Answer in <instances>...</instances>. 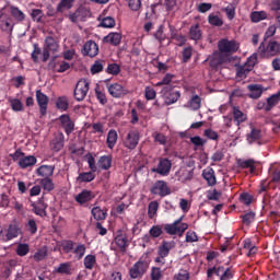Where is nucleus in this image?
Masks as SVG:
<instances>
[{
    "mask_svg": "<svg viewBox=\"0 0 280 280\" xmlns=\"http://www.w3.org/2000/svg\"><path fill=\"white\" fill-rule=\"evenodd\" d=\"M61 248L66 255L72 253L77 259H82L86 255V245L82 243H75L71 240L63 241L61 243Z\"/></svg>",
    "mask_w": 280,
    "mask_h": 280,
    "instance_id": "f257e3e1",
    "label": "nucleus"
},
{
    "mask_svg": "<svg viewBox=\"0 0 280 280\" xmlns=\"http://www.w3.org/2000/svg\"><path fill=\"white\" fill-rule=\"evenodd\" d=\"M176 248V242L174 241H163L162 244L158 248V255L154 259L155 264L160 266H165V257H170V250Z\"/></svg>",
    "mask_w": 280,
    "mask_h": 280,
    "instance_id": "f03ea898",
    "label": "nucleus"
},
{
    "mask_svg": "<svg viewBox=\"0 0 280 280\" xmlns=\"http://www.w3.org/2000/svg\"><path fill=\"white\" fill-rule=\"evenodd\" d=\"M189 229V224L183 223V218H179L175 220L171 224L164 225V231L168 235H178L179 237H183V234Z\"/></svg>",
    "mask_w": 280,
    "mask_h": 280,
    "instance_id": "7ed1b4c3",
    "label": "nucleus"
},
{
    "mask_svg": "<svg viewBox=\"0 0 280 280\" xmlns=\"http://www.w3.org/2000/svg\"><path fill=\"white\" fill-rule=\"evenodd\" d=\"M259 51L260 56L264 58H272L275 56H278L280 52V44L277 40H270L268 45L261 43L259 45Z\"/></svg>",
    "mask_w": 280,
    "mask_h": 280,
    "instance_id": "20e7f679",
    "label": "nucleus"
},
{
    "mask_svg": "<svg viewBox=\"0 0 280 280\" xmlns=\"http://www.w3.org/2000/svg\"><path fill=\"white\" fill-rule=\"evenodd\" d=\"M139 141H141V133L139 130H129L122 140V145L127 148V150H137Z\"/></svg>",
    "mask_w": 280,
    "mask_h": 280,
    "instance_id": "39448f33",
    "label": "nucleus"
},
{
    "mask_svg": "<svg viewBox=\"0 0 280 280\" xmlns=\"http://www.w3.org/2000/svg\"><path fill=\"white\" fill-rule=\"evenodd\" d=\"M161 93L164 96L166 106H172V104H176L180 100V91H174L172 85L163 86Z\"/></svg>",
    "mask_w": 280,
    "mask_h": 280,
    "instance_id": "423d86ee",
    "label": "nucleus"
},
{
    "mask_svg": "<svg viewBox=\"0 0 280 280\" xmlns=\"http://www.w3.org/2000/svg\"><path fill=\"white\" fill-rule=\"evenodd\" d=\"M56 51H58V43L52 36H47L43 47V62H47L50 54H56Z\"/></svg>",
    "mask_w": 280,
    "mask_h": 280,
    "instance_id": "0eeeda50",
    "label": "nucleus"
},
{
    "mask_svg": "<svg viewBox=\"0 0 280 280\" xmlns=\"http://www.w3.org/2000/svg\"><path fill=\"white\" fill-rule=\"evenodd\" d=\"M150 191L153 196H161V198H165V196H170V194H172V190L165 180L155 182Z\"/></svg>",
    "mask_w": 280,
    "mask_h": 280,
    "instance_id": "6e6552de",
    "label": "nucleus"
},
{
    "mask_svg": "<svg viewBox=\"0 0 280 280\" xmlns=\"http://www.w3.org/2000/svg\"><path fill=\"white\" fill-rule=\"evenodd\" d=\"M148 272V262L143 260H138L130 269H129V276L132 279H141L143 275Z\"/></svg>",
    "mask_w": 280,
    "mask_h": 280,
    "instance_id": "1a4fd4ad",
    "label": "nucleus"
},
{
    "mask_svg": "<svg viewBox=\"0 0 280 280\" xmlns=\"http://www.w3.org/2000/svg\"><path fill=\"white\" fill-rule=\"evenodd\" d=\"M154 174H160V176H168L172 172V161L166 158H161L156 168H151Z\"/></svg>",
    "mask_w": 280,
    "mask_h": 280,
    "instance_id": "9d476101",
    "label": "nucleus"
},
{
    "mask_svg": "<svg viewBox=\"0 0 280 280\" xmlns=\"http://www.w3.org/2000/svg\"><path fill=\"white\" fill-rule=\"evenodd\" d=\"M218 47L221 54H235L240 49L237 42L229 39H221Z\"/></svg>",
    "mask_w": 280,
    "mask_h": 280,
    "instance_id": "9b49d317",
    "label": "nucleus"
},
{
    "mask_svg": "<svg viewBox=\"0 0 280 280\" xmlns=\"http://www.w3.org/2000/svg\"><path fill=\"white\" fill-rule=\"evenodd\" d=\"M89 93V83L86 80H80L77 83L73 95L77 102H84L86 94Z\"/></svg>",
    "mask_w": 280,
    "mask_h": 280,
    "instance_id": "f8f14e48",
    "label": "nucleus"
},
{
    "mask_svg": "<svg viewBox=\"0 0 280 280\" xmlns=\"http://www.w3.org/2000/svg\"><path fill=\"white\" fill-rule=\"evenodd\" d=\"M107 91L112 97H115L116 100H119L121 97H125V95H128L129 91L124 85L119 83H112L107 85Z\"/></svg>",
    "mask_w": 280,
    "mask_h": 280,
    "instance_id": "ddd939ff",
    "label": "nucleus"
},
{
    "mask_svg": "<svg viewBox=\"0 0 280 280\" xmlns=\"http://www.w3.org/2000/svg\"><path fill=\"white\" fill-rule=\"evenodd\" d=\"M59 121L61 128L65 130L68 137L73 132V130H75V121L71 119V116H69V114H63L59 116Z\"/></svg>",
    "mask_w": 280,
    "mask_h": 280,
    "instance_id": "4468645a",
    "label": "nucleus"
},
{
    "mask_svg": "<svg viewBox=\"0 0 280 280\" xmlns=\"http://www.w3.org/2000/svg\"><path fill=\"white\" fill-rule=\"evenodd\" d=\"M36 102L39 106V113L42 117L47 115V106H49V97L40 90H36Z\"/></svg>",
    "mask_w": 280,
    "mask_h": 280,
    "instance_id": "2eb2a0df",
    "label": "nucleus"
},
{
    "mask_svg": "<svg viewBox=\"0 0 280 280\" xmlns=\"http://www.w3.org/2000/svg\"><path fill=\"white\" fill-rule=\"evenodd\" d=\"M82 54H83V56H89L90 58H95V56H97V54H100V46H97V43H95L94 40H88L83 45Z\"/></svg>",
    "mask_w": 280,
    "mask_h": 280,
    "instance_id": "dca6fc26",
    "label": "nucleus"
},
{
    "mask_svg": "<svg viewBox=\"0 0 280 280\" xmlns=\"http://www.w3.org/2000/svg\"><path fill=\"white\" fill-rule=\"evenodd\" d=\"M21 233H23L21 231V225H19V223L14 222V223H10L7 230V234H5V242H10L12 240H16V237H19V235H21Z\"/></svg>",
    "mask_w": 280,
    "mask_h": 280,
    "instance_id": "f3484780",
    "label": "nucleus"
},
{
    "mask_svg": "<svg viewBox=\"0 0 280 280\" xmlns=\"http://www.w3.org/2000/svg\"><path fill=\"white\" fill-rule=\"evenodd\" d=\"M31 207L33 208L35 215H39V218H45L47 215V203H45L43 198L36 202H32Z\"/></svg>",
    "mask_w": 280,
    "mask_h": 280,
    "instance_id": "a211bd4d",
    "label": "nucleus"
},
{
    "mask_svg": "<svg viewBox=\"0 0 280 280\" xmlns=\"http://www.w3.org/2000/svg\"><path fill=\"white\" fill-rule=\"evenodd\" d=\"M246 141L248 145H253V143H258V145H261V130L252 127L250 132L246 135Z\"/></svg>",
    "mask_w": 280,
    "mask_h": 280,
    "instance_id": "6ab92c4d",
    "label": "nucleus"
},
{
    "mask_svg": "<svg viewBox=\"0 0 280 280\" xmlns=\"http://www.w3.org/2000/svg\"><path fill=\"white\" fill-rule=\"evenodd\" d=\"M95 198L93 191L84 189L79 195L75 196L74 200L79 205H86V202H91Z\"/></svg>",
    "mask_w": 280,
    "mask_h": 280,
    "instance_id": "aec40b11",
    "label": "nucleus"
},
{
    "mask_svg": "<svg viewBox=\"0 0 280 280\" xmlns=\"http://www.w3.org/2000/svg\"><path fill=\"white\" fill-rule=\"evenodd\" d=\"M202 177L207 180L209 187H213L218 184V179L215 178V171L211 167H207L202 171Z\"/></svg>",
    "mask_w": 280,
    "mask_h": 280,
    "instance_id": "412c9836",
    "label": "nucleus"
},
{
    "mask_svg": "<svg viewBox=\"0 0 280 280\" xmlns=\"http://www.w3.org/2000/svg\"><path fill=\"white\" fill-rule=\"evenodd\" d=\"M38 163V160L34 155H27L24 158H21L18 162L19 167L21 170H27V167H33V165H36Z\"/></svg>",
    "mask_w": 280,
    "mask_h": 280,
    "instance_id": "4be33fe9",
    "label": "nucleus"
},
{
    "mask_svg": "<svg viewBox=\"0 0 280 280\" xmlns=\"http://www.w3.org/2000/svg\"><path fill=\"white\" fill-rule=\"evenodd\" d=\"M65 148V135L58 133L50 142V149L54 152H60Z\"/></svg>",
    "mask_w": 280,
    "mask_h": 280,
    "instance_id": "5701e85b",
    "label": "nucleus"
},
{
    "mask_svg": "<svg viewBox=\"0 0 280 280\" xmlns=\"http://www.w3.org/2000/svg\"><path fill=\"white\" fill-rule=\"evenodd\" d=\"M56 171V166L54 165H42L36 170L37 176H42L43 178H49L54 176V172Z\"/></svg>",
    "mask_w": 280,
    "mask_h": 280,
    "instance_id": "b1692460",
    "label": "nucleus"
},
{
    "mask_svg": "<svg viewBox=\"0 0 280 280\" xmlns=\"http://www.w3.org/2000/svg\"><path fill=\"white\" fill-rule=\"evenodd\" d=\"M114 242L116 246H118L120 253L126 254V250L128 249V236L126 234H118Z\"/></svg>",
    "mask_w": 280,
    "mask_h": 280,
    "instance_id": "393cba45",
    "label": "nucleus"
},
{
    "mask_svg": "<svg viewBox=\"0 0 280 280\" xmlns=\"http://www.w3.org/2000/svg\"><path fill=\"white\" fill-rule=\"evenodd\" d=\"M252 100H259L264 95V88L260 84H250L247 86Z\"/></svg>",
    "mask_w": 280,
    "mask_h": 280,
    "instance_id": "a878e982",
    "label": "nucleus"
},
{
    "mask_svg": "<svg viewBox=\"0 0 280 280\" xmlns=\"http://www.w3.org/2000/svg\"><path fill=\"white\" fill-rule=\"evenodd\" d=\"M12 23V18L5 15L3 18V14L0 16V28L2 32H8L9 34H12V31L14 30V25Z\"/></svg>",
    "mask_w": 280,
    "mask_h": 280,
    "instance_id": "bb28decb",
    "label": "nucleus"
},
{
    "mask_svg": "<svg viewBox=\"0 0 280 280\" xmlns=\"http://www.w3.org/2000/svg\"><path fill=\"white\" fill-rule=\"evenodd\" d=\"M189 38L190 40H198L202 39V30H200V24H192L189 28Z\"/></svg>",
    "mask_w": 280,
    "mask_h": 280,
    "instance_id": "cd10ccee",
    "label": "nucleus"
},
{
    "mask_svg": "<svg viewBox=\"0 0 280 280\" xmlns=\"http://www.w3.org/2000/svg\"><path fill=\"white\" fill-rule=\"evenodd\" d=\"M103 43H108L109 45L117 47V45H120L121 43V35L119 33L112 32L103 38Z\"/></svg>",
    "mask_w": 280,
    "mask_h": 280,
    "instance_id": "c85d7f7f",
    "label": "nucleus"
},
{
    "mask_svg": "<svg viewBox=\"0 0 280 280\" xmlns=\"http://www.w3.org/2000/svg\"><path fill=\"white\" fill-rule=\"evenodd\" d=\"M54 60H56V57L52 58L49 66L51 67V65H54V69H55V71H57V73H65V71H69V69H71V65H69V62L58 61V62L54 63Z\"/></svg>",
    "mask_w": 280,
    "mask_h": 280,
    "instance_id": "c756f323",
    "label": "nucleus"
},
{
    "mask_svg": "<svg viewBox=\"0 0 280 280\" xmlns=\"http://www.w3.org/2000/svg\"><path fill=\"white\" fill-rule=\"evenodd\" d=\"M104 67H106V60L97 59L90 68V72L92 75H97V73H102L104 71Z\"/></svg>",
    "mask_w": 280,
    "mask_h": 280,
    "instance_id": "7c9ffc66",
    "label": "nucleus"
},
{
    "mask_svg": "<svg viewBox=\"0 0 280 280\" xmlns=\"http://www.w3.org/2000/svg\"><path fill=\"white\" fill-rule=\"evenodd\" d=\"M280 102V92H277L276 94H272L267 98V104H266V113H270L279 104Z\"/></svg>",
    "mask_w": 280,
    "mask_h": 280,
    "instance_id": "2f4dec72",
    "label": "nucleus"
},
{
    "mask_svg": "<svg viewBox=\"0 0 280 280\" xmlns=\"http://www.w3.org/2000/svg\"><path fill=\"white\" fill-rule=\"evenodd\" d=\"M118 135H117V130L115 129H110L107 133V139H106V143H107V148L109 150H113L115 148V145H117V139H118Z\"/></svg>",
    "mask_w": 280,
    "mask_h": 280,
    "instance_id": "473e14b6",
    "label": "nucleus"
},
{
    "mask_svg": "<svg viewBox=\"0 0 280 280\" xmlns=\"http://www.w3.org/2000/svg\"><path fill=\"white\" fill-rule=\"evenodd\" d=\"M237 165H238V167H241V170H249L250 174H255V170H256L255 160H253V159H248V160H244V161L240 160L237 162Z\"/></svg>",
    "mask_w": 280,
    "mask_h": 280,
    "instance_id": "72a5a7b5",
    "label": "nucleus"
},
{
    "mask_svg": "<svg viewBox=\"0 0 280 280\" xmlns=\"http://www.w3.org/2000/svg\"><path fill=\"white\" fill-rule=\"evenodd\" d=\"M56 108L58 110H61L62 113H66V110H69V97L59 96L56 101Z\"/></svg>",
    "mask_w": 280,
    "mask_h": 280,
    "instance_id": "f704fd0d",
    "label": "nucleus"
},
{
    "mask_svg": "<svg viewBox=\"0 0 280 280\" xmlns=\"http://www.w3.org/2000/svg\"><path fill=\"white\" fill-rule=\"evenodd\" d=\"M91 213L94 218V220H96L97 222L104 221L106 220V215H108V213L106 211H104L102 208L100 207H94L91 210Z\"/></svg>",
    "mask_w": 280,
    "mask_h": 280,
    "instance_id": "c9c22d12",
    "label": "nucleus"
},
{
    "mask_svg": "<svg viewBox=\"0 0 280 280\" xmlns=\"http://www.w3.org/2000/svg\"><path fill=\"white\" fill-rule=\"evenodd\" d=\"M9 8L11 15L13 16V19H15V21H18L19 23H23V21H25V13H23L21 9L14 5H10Z\"/></svg>",
    "mask_w": 280,
    "mask_h": 280,
    "instance_id": "e433bc0d",
    "label": "nucleus"
},
{
    "mask_svg": "<svg viewBox=\"0 0 280 280\" xmlns=\"http://www.w3.org/2000/svg\"><path fill=\"white\" fill-rule=\"evenodd\" d=\"M92 180H95V174L93 172H83L80 173L77 177V183H92Z\"/></svg>",
    "mask_w": 280,
    "mask_h": 280,
    "instance_id": "4c0bfd02",
    "label": "nucleus"
},
{
    "mask_svg": "<svg viewBox=\"0 0 280 280\" xmlns=\"http://www.w3.org/2000/svg\"><path fill=\"white\" fill-rule=\"evenodd\" d=\"M113 165V156L110 155H103L98 160V166L101 170H110Z\"/></svg>",
    "mask_w": 280,
    "mask_h": 280,
    "instance_id": "58836bf2",
    "label": "nucleus"
},
{
    "mask_svg": "<svg viewBox=\"0 0 280 280\" xmlns=\"http://www.w3.org/2000/svg\"><path fill=\"white\" fill-rule=\"evenodd\" d=\"M233 119L236 124V126H240V124H244L246 121V115L243 114L242 110H240V107L233 108Z\"/></svg>",
    "mask_w": 280,
    "mask_h": 280,
    "instance_id": "ea45409f",
    "label": "nucleus"
},
{
    "mask_svg": "<svg viewBox=\"0 0 280 280\" xmlns=\"http://www.w3.org/2000/svg\"><path fill=\"white\" fill-rule=\"evenodd\" d=\"M39 185L44 191H54L55 189L54 180L49 177H44L40 179Z\"/></svg>",
    "mask_w": 280,
    "mask_h": 280,
    "instance_id": "a19ab883",
    "label": "nucleus"
},
{
    "mask_svg": "<svg viewBox=\"0 0 280 280\" xmlns=\"http://www.w3.org/2000/svg\"><path fill=\"white\" fill-rule=\"evenodd\" d=\"M83 264L86 270H93L95 264H97V258L95 257V255H86L84 257Z\"/></svg>",
    "mask_w": 280,
    "mask_h": 280,
    "instance_id": "79ce46f5",
    "label": "nucleus"
},
{
    "mask_svg": "<svg viewBox=\"0 0 280 280\" xmlns=\"http://www.w3.org/2000/svg\"><path fill=\"white\" fill-rule=\"evenodd\" d=\"M74 0H60L57 5V12H66V10H71L73 8Z\"/></svg>",
    "mask_w": 280,
    "mask_h": 280,
    "instance_id": "37998d69",
    "label": "nucleus"
},
{
    "mask_svg": "<svg viewBox=\"0 0 280 280\" xmlns=\"http://www.w3.org/2000/svg\"><path fill=\"white\" fill-rule=\"evenodd\" d=\"M209 65L211 69H218L223 62V59L220 55L213 54L211 57L208 58Z\"/></svg>",
    "mask_w": 280,
    "mask_h": 280,
    "instance_id": "c03bdc74",
    "label": "nucleus"
},
{
    "mask_svg": "<svg viewBox=\"0 0 280 280\" xmlns=\"http://www.w3.org/2000/svg\"><path fill=\"white\" fill-rule=\"evenodd\" d=\"M250 19L253 23H259V21H265V19H268V13L265 11H254L250 14Z\"/></svg>",
    "mask_w": 280,
    "mask_h": 280,
    "instance_id": "a18cd8bd",
    "label": "nucleus"
},
{
    "mask_svg": "<svg viewBox=\"0 0 280 280\" xmlns=\"http://www.w3.org/2000/svg\"><path fill=\"white\" fill-rule=\"evenodd\" d=\"M58 275H71V262H61L59 267L55 270Z\"/></svg>",
    "mask_w": 280,
    "mask_h": 280,
    "instance_id": "49530a36",
    "label": "nucleus"
},
{
    "mask_svg": "<svg viewBox=\"0 0 280 280\" xmlns=\"http://www.w3.org/2000/svg\"><path fill=\"white\" fill-rule=\"evenodd\" d=\"M224 270H226L224 268V266L209 268L207 270V277H208V279H211V277H213V275H217V277H222Z\"/></svg>",
    "mask_w": 280,
    "mask_h": 280,
    "instance_id": "de8ad7c7",
    "label": "nucleus"
},
{
    "mask_svg": "<svg viewBox=\"0 0 280 280\" xmlns=\"http://www.w3.org/2000/svg\"><path fill=\"white\" fill-rule=\"evenodd\" d=\"M189 106L192 110H200V106H202V98H200L198 94L192 95L189 101Z\"/></svg>",
    "mask_w": 280,
    "mask_h": 280,
    "instance_id": "09e8293b",
    "label": "nucleus"
},
{
    "mask_svg": "<svg viewBox=\"0 0 280 280\" xmlns=\"http://www.w3.org/2000/svg\"><path fill=\"white\" fill-rule=\"evenodd\" d=\"M19 257H25L30 253V245L27 243H20L15 250Z\"/></svg>",
    "mask_w": 280,
    "mask_h": 280,
    "instance_id": "8fccbe9b",
    "label": "nucleus"
},
{
    "mask_svg": "<svg viewBox=\"0 0 280 280\" xmlns=\"http://www.w3.org/2000/svg\"><path fill=\"white\" fill-rule=\"evenodd\" d=\"M242 218V222L243 224H245V226H250V224H253V222H255V212L249 211L246 212L245 214L241 215Z\"/></svg>",
    "mask_w": 280,
    "mask_h": 280,
    "instance_id": "3c124183",
    "label": "nucleus"
},
{
    "mask_svg": "<svg viewBox=\"0 0 280 280\" xmlns=\"http://www.w3.org/2000/svg\"><path fill=\"white\" fill-rule=\"evenodd\" d=\"M190 143L195 145L194 150H198V148H203L207 144V140L200 138V136H195L190 138Z\"/></svg>",
    "mask_w": 280,
    "mask_h": 280,
    "instance_id": "603ef678",
    "label": "nucleus"
},
{
    "mask_svg": "<svg viewBox=\"0 0 280 280\" xmlns=\"http://www.w3.org/2000/svg\"><path fill=\"white\" fill-rule=\"evenodd\" d=\"M149 235H151V237H153V240L161 237L163 235V228H161V225H153L149 230Z\"/></svg>",
    "mask_w": 280,
    "mask_h": 280,
    "instance_id": "864d4df0",
    "label": "nucleus"
},
{
    "mask_svg": "<svg viewBox=\"0 0 280 280\" xmlns=\"http://www.w3.org/2000/svg\"><path fill=\"white\" fill-rule=\"evenodd\" d=\"M156 211H159V202L151 201L148 207V215L150 220H153L154 215H156Z\"/></svg>",
    "mask_w": 280,
    "mask_h": 280,
    "instance_id": "5fc2aeb1",
    "label": "nucleus"
},
{
    "mask_svg": "<svg viewBox=\"0 0 280 280\" xmlns=\"http://www.w3.org/2000/svg\"><path fill=\"white\" fill-rule=\"evenodd\" d=\"M105 71L106 73H109V75H119V73H121V68L117 63H109Z\"/></svg>",
    "mask_w": 280,
    "mask_h": 280,
    "instance_id": "6e6d98bb",
    "label": "nucleus"
},
{
    "mask_svg": "<svg viewBox=\"0 0 280 280\" xmlns=\"http://www.w3.org/2000/svg\"><path fill=\"white\" fill-rule=\"evenodd\" d=\"M208 22L210 25H214V27H222V25H224V21H222L220 16L213 14L208 16Z\"/></svg>",
    "mask_w": 280,
    "mask_h": 280,
    "instance_id": "4d7b16f0",
    "label": "nucleus"
},
{
    "mask_svg": "<svg viewBox=\"0 0 280 280\" xmlns=\"http://www.w3.org/2000/svg\"><path fill=\"white\" fill-rule=\"evenodd\" d=\"M172 40H175L176 45H178V47H183V45H185V43H187V39L185 38V36L183 34H177V33H173L171 35Z\"/></svg>",
    "mask_w": 280,
    "mask_h": 280,
    "instance_id": "13d9d810",
    "label": "nucleus"
},
{
    "mask_svg": "<svg viewBox=\"0 0 280 280\" xmlns=\"http://www.w3.org/2000/svg\"><path fill=\"white\" fill-rule=\"evenodd\" d=\"M25 226L31 235H36V233L38 232V225L36 224V221L34 219H30Z\"/></svg>",
    "mask_w": 280,
    "mask_h": 280,
    "instance_id": "bf43d9fd",
    "label": "nucleus"
},
{
    "mask_svg": "<svg viewBox=\"0 0 280 280\" xmlns=\"http://www.w3.org/2000/svg\"><path fill=\"white\" fill-rule=\"evenodd\" d=\"M258 62V56L257 52H254L253 55H250L245 65L253 71V69H255V65H257Z\"/></svg>",
    "mask_w": 280,
    "mask_h": 280,
    "instance_id": "052dcab7",
    "label": "nucleus"
},
{
    "mask_svg": "<svg viewBox=\"0 0 280 280\" xmlns=\"http://www.w3.org/2000/svg\"><path fill=\"white\" fill-rule=\"evenodd\" d=\"M11 108L15 113H21L23 110V103L19 98L10 100Z\"/></svg>",
    "mask_w": 280,
    "mask_h": 280,
    "instance_id": "680f3d73",
    "label": "nucleus"
},
{
    "mask_svg": "<svg viewBox=\"0 0 280 280\" xmlns=\"http://www.w3.org/2000/svg\"><path fill=\"white\" fill-rule=\"evenodd\" d=\"M190 277L189 271L187 269H179L177 273L174 275L173 280H188Z\"/></svg>",
    "mask_w": 280,
    "mask_h": 280,
    "instance_id": "e2e57ef3",
    "label": "nucleus"
},
{
    "mask_svg": "<svg viewBox=\"0 0 280 280\" xmlns=\"http://www.w3.org/2000/svg\"><path fill=\"white\" fill-rule=\"evenodd\" d=\"M101 27L113 28L115 27V20L112 16H106L101 21Z\"/></svg>",
    "mask_w": 280,
    "mask_h": 280,
    "instance_id": "0e129e2a",
    "label": "nucleus"
},
{
    "mask_svg": "<svg viewBox=\"0 0 280 280\" xmlns=\"http://www.w3.org/2000/svg\"><path fill=\"white\" fill-rule=\"evenodd\" d=\"M34 261H43L47 257V249L40 248L33 256Z\"/></svg>",
    "mask_w": 280,
    "mask_h": 280,
    "instance_id": "69168bd1",
    "label": "nucleus"
},
{
    "mask_svg": "<svg viewBox=\"0 0 280 280\" xmlns=\"http://www.w3.org/2000/svg\"><path fill=\"white\" fill-rule=\"evenodd\" d=\"M252 71L246 65L240 66L236 70L237 78H247L248 72Z\"/></svg>",
    "mask_w": 280,
    "mask_h": 280,
    "instance_id": "338daca9",
    "label": "nucleus"
},
{
    "mask_svg": "<svg viewBox=\"0 0 280 280\" xmlns=\"http://www.w3.org/2000/svg\"><path fill=\"white\" fill-rule=\"evenodd\" d=\"M223 12H225L229 21H233L235 19V5L229 4L225 9H223Z\"/></svg>",
    "mask_w": 280,
    "mask_h": 280,
    "instance_id": "774afa93",
    "label": "nucleus"
}]
</instances>
